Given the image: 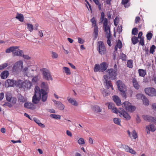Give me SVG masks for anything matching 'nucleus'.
I'll use <instances>...</instances> for the list:
<instances>
[{
  "instance_id": "obj_64",
  "label": "nucleus",
  "mask_w": 156,
  "mask_h": 156,
  "mask_svg": "<svg viewBox=\"0 0 156 156\" xmlns=\"http://www.w3.org/2000/svg\"><path fill=\"white\" fill-rule=\"evenodd\" d=\"M140 20V18L139 16H137L136 17L135 19V23H137L139 22Z\"/></svg>"
},
{
  "instance_id": "obj_4",
  "label": "nucleus",
  "mask_w": 156,
  "mask_h": 156,
  "mask_svg": "<svg viewBox=\"0 0 156 156\" xmlns=\"http://www.w3.org/2000/svg\"><path fill=\"white\" fill-rule=\"evenodd\" d=\"M41 71L42 72V74L44 78L47 80H52L53 78L51 75L49 71L45 68L41 69Z\"/></svg>"
},
{
  "instance_id": "obj_3",
  "label": "nucleus",
  "mask_w": 156,
  "mask_h": 156,
  "mask_svg": "<svg viewBox=\"0 0 156 156\" xmlns=\"http://www.w3.org/2000/svg\"><path fill=\"white\" fill-rule=\"evenodd\" d=\"M18 80L16 81L13 80L8 79L6 80L5 82V86L6 87H14L16 86L18 87L19 85Z\"/></svg>"
},
{
  "instance_id": "obj_15",
  "label": "nucleus",
  "mask_w": 156,
  "mask_h": 156,
  "mask_svg": "<svg viewBox=\"0 0 156 156\" xmlns=\"http://www.w3.org/2000/svg\"><path fill=\"white\" fill-rule=\"evenodd\" d=\"M53 101L55 103V104L57 105V106L60 110H64L65 108V106L61 102L56 101L55 100H53Z\"/></svg>"
},
{
  "instance_id": "obj_7",
  "label": "nucleus",
  "mask_w": 156,
  "mask_h": 156,
  "mask_svg": "<svg viewBox=\"0 0 156 156\" xmlns=\"http://www.w3.org/2000/svg\"><path fill=\"white\" fill-rule=\"evenodd\" d=\"M109 79L114 80L116 78L117 72L112 69H108L106 71Z\"/></svg>"
},
{
  "instance_id": "obj_41",
  "label": "nucleus",
  "mask_w": 156,
  "mask_h": 156,
  "mask_svg": "<svg viewBox=\"0 0 156 156\" xmlns=\"http://www.w3.org/2000/svg\"><path fill=\"white\" fill-rule=\"evenodd\" d=\"M120 58L123 61H126V56L123 53H121L120 56Z\"/></svg>"
},
{
  "instance_id": "obj_17",
  "label": "nucleus",
  "mask_w": 156,
  "mask_h": 156,
  "mask_svg": "<svg viewBox=\"0 0 156 156\" xmlns=\"http://www.w3.org/2000/svg\"><path fill=\"white\" fill-rule=\"evenodd\" d=\"M100 65L101 71L103 72L105 71L108 67V64L105 62H103L101 63Z\"/></svg>"
},
{
  "instance_id": "obj_56",
  "label": "nucleus",
  "mask_w": 156,
  "mask_h": 156,
  "mask_svg": "<svg viewBox=\"0 0 156 156\" xmlns=\"http://www.w3.org/2000/svg\"><path fill=\"white\" fill-rule=\"evenodd\" d=\"M28 71V68L27 67H25L24 68L23 70V72L24 74H25L27 76H28V73H27Z\"/></svg>"
},
{
  "instance_id": "obj_12",
  "label": "nucleus",
  "mask_w": 156,
  "mask_h": 156,
  "mask_svg": "<svg viewBox=\"0 0 156 156\" xmlns=\"http://www.w3.org/2000/svg\"><path fill=\"white\" fill-rule=\"evenodd\" d=\"M119 113L120 116L121 117V115L126 120H129L131 118L129 115L123 110L120 111Z\"/></svg>"
},
{
  "instance_id": "obj_9",
  "label": "nucleus",
  "mask_w": 156,
  "mask_h": 156,
  "mask_svg": "<svg viewBox=\"0 0 156 156\" xmlns=\"http://www.w3.org/2000/svg\"><path fill=\"white\" fill-rule=\"evenodd\" d=\"M23 67V62L22 61L20 60L16 62L12 68V71L15 72L18 69H22Z\"/></svg>"
},
{
  "instance_id": "obj_46",
  "label": "nucleus",
  "mask_w": 156,
  "mask_h": 156,
  "mask_svg": "<svg viewBox=\"0 0 156 156\" xmlns=\"http://www.w3.org/2000/svg\"><path fill=\"white\" fill-rule=\"evenodd\" d=\"M132 137L134 139H136L137 137V133L135 130H133L132 131Z\"/></svg>"
},
{
  "instance_id": "obj_49",
  "label": "nucleus",
  "mask_w": 156,
  "mask_h": 156,
  "mask_svg": "<svg viewBox=\"0 0 156 156\" xmlns=\"http://www.w3.org/2000/svg\"><path fill=\"white\" fill-rule=\"evenodd\" d=\"M78 143L80 144H83L85 143L84 140L83 138H80L78 141Z\"/></svg>"
},
{
  "instance_id": "obj_42",
  "label": "nucleus",
  "mask_w": 156,
  "mask_h": 156,
  "mask_svg": "<svg viewBox=\"0 0 156 156\" xmlns=\"http://www.w3.org/2000/svg\"><path fill=\"white\" fill-rule=\"evenodd\" d=\"M138 30L135 27L133 29L132 31V34L134 35H136L138 34Z\"/></svg>"
},
{
  "instance_id": "obj_38",
  "label": "nucleus",
  "mask_w": 156,
  "mask_h": 156,
  "mask_svg": "<svg viewBox=\"0 0 156 156\" xmlns=\"http://www.w3.org/2000/svg\"><path fill=\"white\" fill-rule=\"evenodd\" d=\"M128 1L129 0H122V4L124 5L126 8H128L129 6V5L127 4Z\"/></svg>"
},
{
  "instance_id": "obj_1",
  "label": "nucleus",
  "mask_w": 156,
  "mask_h": 156,
  "mask_svg": "<svg viewBox=\"0 0 156 156\" xmlns=\"http://www.w3.org/2000/svg\"><path fill=\"white\" fill-rule=\"evenodd\" d=\"M34 94L32 97V102L34 104H38L41 99L43 102L46 101L47 99L48 93L43 89L40 90L39 87L36 86L34 89Z\"/></svg>"
},
{
  "instance_id": "obj_16",
  "label": "nucleus",
  "mask_w": 156,
  "mask_h": 156,
  "mask_svg": "<svg viewBox=\"0 0 156 156\" xmlns=\"http://www.w3.org/2000/svg\"><path fill=\"white\" fill-rule=\"evenodd\" d=\"M146 130L147 131V134H149L150 130H151V131L154 132L156 130V128H155L154 126L153 125L150 124L149 126H146Z\"/></svg>"
},
{
  "instance_id": "obj_62",
  "label": "nucleus",
  "mask_w": 156,
  "mask_h": 156,
  "mask_svg": "<svg viewBox=\"0 0 156 156\" xmlns=\"http://www.w3.org/2000/svg\"><path fill=\"white\" fill-rule=\"evenodd\" d=\"M117 18V17H116L114 20V24L115 26H117L119 23L118 21Z\"/></svg>"
},
{
  "instance_id": "obj_28",
  "label": "nucleus",
  "mask_w": 156,
  "mask_h": 156,
  "mask_svg": "<svg viewBox=\"0 0 156 156\" xmlns=\"http://www.w3.org/2000/svg\"><path fill=\"white\" fill-rule=\"evenodd\" d=\"M132 43L135 44L139 42L138 38L137 37L133 36L131 37Z\"/></svg>"
},
{
  "instance_id": "obj_14",
  "label": "nucleus",
  "mask_w": 156,
  "mask_h": 156,
  "mask_svg": "<svg viewBox=\"0 0 156 156\" xmlns=\"http://www.w3.org/2000/svg\"><path fill=\"white\" fill-rule=\"evenodd\" d=\"M17 47H11L6 49L5 50V52L9 53L12 52V55L13 56V53L17 51Z\"/></svg>"
},
{
  "instance_id": "obj_51",
  "label": "nucleus",
  "mask_w": 156,
  "mask_h": 156,
  "mask_svg": "<svg viewBox=\"0 0 156 156\" xmlns=\"http://www.w3.org/2000/svg\"><path fill=\"white\" fill-rule=\"evenodd\" d=\"M156 48V47L154 45H152L150 48V52L151 53L153 54L154 51V49Z\"/></svg>"
},
{
  "instance_id": "obj_8",
  "label": "nucleus",
  "mask_w": 156,
  "mask_h": 156,
  "mask_svg": "<svg viewBox=\"0 0 156 156\" xmlns=\"http://www.w3.org/2000/svg\"><path fill=\"white\" fill-rule=\"evenodd\" d=\"M108 19L105 18L103 22V29L105 32L106 33V36L111 35L110 31V27L108 25Z\"/></svg>"
},
{
  "instance_id": "obj_20",
  "label": "nucleus",
  "mask_w": 156,
  "mask_h": 156,
  "mask_svg": "<svg viewBox=\"0 0 156 156\" xmlns=\"http://www.w3.org/2000/svg\"><path fill=\"white\" fill-rule=\"evenodd\" d=\"M98 26L94 27L93 36L94 37V40H95L98 37Z\"/></svg>"
},
{
  "instance_id": "obj_18",
  "label": "nucleus",
  "mask_w": 156,
  "mask_h": 156,
  "mask_svg": "<svg viewBox=\"0 0 156 156\" xmlns=\"http://www.w3.org/2000/svg\"><path fill=\"white\" fill-rule=\"evenodd\" d=\"M113 99L117 105H121L120 99L118 96L115 95L113 96Z\"/></svg>"
},
{
  "instance_id": "obj_63",
  "label": "nucleus",
  "mask_w": 156,
  "mask_h": 156,
  "mask_svg": "<svg viewBox=\"0 0 156 156\" xmlns=\"http://www.w3.org/2000/svg\"><path fill=\"white\" fill-rule=\"evenodd\" d=\"M3 105L4 106H7L9 107V108H11L12 107V105L9 102H7L5 103Z\"/></svg>"
},
{
  "instance_id": "obj_48",
  "label": "nucleus",
  "mask_w": 156,
  "mask_h": 156,
  "mask_svg": "<svg viewBox=\"0 0 156 156\" xmlns=\"http://www.w3.org/2000/svg\"><path fill=\"white\" fill-rule=\"evenodd\" d=\"M8 66V64L7 63H5L1 65H0V70L2 69L5 68L7 67Z\"/></svg>"
},
{
  "instance_id": "obj_45",
  "label": "nucleus",
  "mask_w": 156,
  "mask_h": 156,
  "mask_svg": "<svg viewBox=\"0 0 156 156\" xmlns=\"http://www.w3.org/2000/svg\"><path fill=\"white\" fill-rule=\"evenodd\" d=\"M106 37L108 39L107 43L109 46H111L112 45L110 40L111 35H109V36H106Z\"/></svg>"
},
{
  "instance_id": "obj_23",
  "label": "nucleus",
  "mask_w": 156,
  "mask_h": 156,
  "mask_svg": "<svg viewBox=\"0 0 156 156\" xmlns=\"http://www.w3.org/2000/svg\"><path fill=\"white\" fill-rule=\"evenodd\" d=\"M142 117L145 120L149 122H152L154 118V117L147 115H142Z\"/></svg>"
},
{
  "instance_id": "obj_44",
  "label": "nucleus",
  "mask_w": 156,
  "mask_h": 156,
  "mask_svg": "<svg viewBox=\"0 0 156 156\" xmlns=\"http://www.w3.org/2000/svg\"><path fill=\"white\" fill-rule=\"evenodd\" d=\"M152 36L153 34L151 32L148 33L146 35V37L147 38V39L149 41L151 40Z\"/></svg>"
},
{
  "instance_id": "obj_52",
  "label": "nucleus",
  "mask_w": 156,
  "mask_h": 156,
  "mask_svg": "<svg viewBox=\"0 0 156 156\" xmlns=\"http://www.w3.org/2000/svg\"><path fill=\"white\" fill-rule=\"evenodd\" d=\"M18 100L21 102H24L26 101V99L22 96H20L18 98Z\"/></svg>"
},
{
  "instance_id": "obj_57",
  "label": "nucleus",
  "mask_w": 156,
  "mask_h": 156,
  "mask_svg": "<svg viewBox=\"0 0 156 156\" xmlns=\"http://www.w3.org/2000/svg\"><path fill=\"white\" fill-rule=\"evenodd\" d=\"M139 44H140L141 45L143 46L144 45V38H140L139 42Z\"/></svg>"
},
{
  "instance_id": "obj_40",
  "label": "nucleus",
  "mask_w": 156,
  "mask_h": 156,
  "mask_svg": "<svg viewBox=\"0 0 156 156\" xmlns=\"http://www.w3.org/2000/svg\"><path fill=\"white\" fill-rule=\"evenodd\" d=\"M42 88H43V89L46 90L48 89V85L46 83L44 82H42L41 83Z\"/></svg>"
},
{
  "instance_id": "obj_54",
  "label": "nucleus",
  "mask_w": 156,
  "mask_h": 156,
  "mask_svg": "<svg viewBox=\"0 0 156 156\" xmlns=\"http://www.w3.org/2000/svg\"><path fill=\"white\" fill-rule=\"evenodd\" d=\"M6 100L9 102L11 101L12 98V97H11V96L9 94H6Z\"/></svg>"
},
{
  "instance_id": "obj_13",
  "label": "nucleus",
  "mask_w": 156,
  "mask_h": 156,
  "mask_svg": "<svg viewBox=\"0 0 156 156\" xmlns=\"http://www.w3.org/2000/svg\"><path fill=\"white\" fill-rule=\"evenodd\" d=\"M33 103H32L30 102H26L24 103V107L25 108L31 109H34L35 108V105Z\"/></svg>"
},
{
  "instance_id": "obj_31",
  "label": "nucleus",
  "mask_w": 156,
  "mask_h": 156,
  "mask_svg": "<svg viewBox=\"0 0 156 156\" xmlns=\"http://www.w3.org/2000/svg\"><path fill=\"white\" fill-rule=\"evenodd\" d=\"M94 71L95 72H101L100 65L99 64H96L95 65Z\"/></svg>"
},
{
  "instance_id": "obj_11",
  "label": "nucleus",
  "mask_w": 156,
  "mask_h": 156,
  "mask_svg": "<svg viewBox=\"0 0 156 156\" xmlns=\"http://www.w3.org/2000/svg\"><path fill=\"white\" fill-rule=\"evenodd\" d=\"M108 77H109L108 75H104L103 76L104 80V83L105 84L107 88L109 89L110 87H111L112 89L113 90V87L111 83V81L110 80H108Z\"/></svg>"
},
{
  "instance_id": "obj_59",
  "label": "nucleus",
  "mask_w": 156,
  "mask_h": 156,
  "mask_svg": "<svg viewBox=\"0 0 156 156\" xmlns=\"http://www.w3.org/2000/svg\"><path fill=\"white\" fill-rule=\"evenodd\" d=\"M78 42L80 44H82L84 42V40L82 39L80 37H78Z\"/></svg>"
},
{
  "instance_id": "obj_39",
  "label": "nucleus",
  "mask_w": 156,
  "mask_h": 156,
  "mask_svg": "<svg viewBox=\"0 0 156 156\" xmlns=\"http://www.w3.org/2000/svg\"><path fill=\"white\" fill-rule=\"evenodd\" d=\"M27 28L29 30L30 32H32L33 30V26L32 24L30 23H27Z\"/></svg>"
},
{
  "instance_id": "obj_53",
  "label": "nucleus",
  "mask_w": 156,
  "mask_h": 156,
  "mask_svg": "<svg viewBox=\"0 0 156 156\" xmlns=\"http://www.w3.org/2000/svg\"><path fill=\"white\" fill-rule=\"evenodd\" d=\"M16 98L14 97H12L11 101L9 102H11V103L13 104H15L16 103Z\"/></svg>"
},
{
  "instance_id": "obj_50",
  "label": "nucleus",
  "mask_w": 156,
  "mask_h": 156,
  "mask_svg": "<svg viewBox=\"0 0 156 156\" xmlns=\"http://www.w3.org/2000/svg\"><path fill=\"white\" fill-rule=\"evenodd\" d=\"M101 93L104 97L107 96L108 94V92L107 90L104 89L101 90Z\"/></svg>"
},
{
  "instance_id": "obj_43",
  "label": "nucleus",
  "mask_w": 156,
  "mask_h": 156,
  "mask_svg": "<svg viewBox=\"0 0 156 156\" xmlns=\"http://www.w3.org/2000/svg\"><path fill=\"white\" fill-rule=\"evenodd\" d=\"M90 21L92 23V25L94 27H95V26H97L96 25V22L94 18V17H93L91 20Z\"/></svg>"
},
{
  "instance_id": "obj_19",
  "label": "nucleus",
  "mask_w": 156,
  "mask_h": 156,
  "mask_svg": "<svg viewBox=\"0 0 156 156\" xmlns=\"http://www.w3.org/2000/svg\"><path fill=\"white\" fill-rule=\"evenodd\" d=\"M24 55L23 51L22 50H20L17 47V51L16 52L13 53V56H23Z\"/></svg>"
},
{
  "instance_id": "obj_27",
  "label": "nucleus",
  "mask_w": 156,
  "mask_h": 156,
  "mask_svg": "<svg viewBox=\"0 0 156 156\" xmlns=\"http://www.w3.org/2000/svg\"><path fill=\"white\" fill-rule=\"evenodd\" d=\"M126 109L128 112H133L135 110V106L132 105L131 104L129 106L126 107Z\"/></svg>"
},
{
  "instance_id": "obj_36",
  "label": "nucleus",
  "mask_w": 156,
  "mask_h": 156,
  "mask_svg": "<svg viewBox=\"0 0 156 156\" xmlns=\"http://www.w3.org/2000/svg\"><path fill=\"white\" fill-rule=\"evenodd\" d=\"M131 104L128 101H126L123 103L122 105V106L126 109V107H128L130 106V105Z\"/></svg>"
},
{
  "instance_id": "obj_24",
  "label": "nucleus",
  "mask_w": 156,
  "mask_h": 156,
  "mask_svg": "<svg viewBox=\"0 0 156 156\" xmlns=\"http://www.w3.org/2000/svg\"><path fill=\"white\" fill-rule=\"evenodd\" d=\"M16 18L20 22H23L24 20V16L21 13H17Z\"/></svg>"
},
{
  "instance_id": "obj_60",
  "label": "nucleus",
  "mask_w": 156,
  "mask_h": 156,
  "mask_svg": "<svg viewBox=\"0 0 156 156\" xmlns=\"http://www.w3.org/2000/svg\"><path fill=\"white\" fill-rule=\"evenodd\" d=\"M112 112L115 113H118V112L119 113L120 112H119V111L117 110V109L116 108H113L112 109Z\"/></svg>"
},
{
  "instance_id": "obj_34",
  "label": "nucleus",
  "mask_w": 156,
  "mask_h": 156,
  "mask_svg": "<svg viewBox=\"0 0 156 156\" xmlns=\"http://www.w3.org/2000/svg\"><path fill=\"white\" fill-rule=\"evenodd\" d=\"M133 62L132 60H128L127 61V66L129 68H132Z\"/></svg>"
},
{
  "instance_id": "obj_22",
  "label": "nucleus",
  "mask_w": 156,
  "mask_h": 156,
  "mask_svg": "<svg viewBox=\"0 0 156 156\" xmlns=\"http://www.w3.org/2000/svg\"><path fill=\"white\" fill-rule=\"evenodd\" d=\"M9 73L7 70H5L1 73V77L2 79H6L8 76Z\"/></svg>"
},
{
  "instance_id": "obj_55",
  "label": "nucleus",
  "mask_w": 156,
  "mask_h": 156,
  "mask_svg": "<svg viewBox=\"0 0 156 156\" xmlns=\"http://www.w3.org/2000/svg\"><path fill=\"white\" fill-rule=\"evenodd\" d=\"M94 2L96 5H98V8L99 9V10H101V4L100 3H99L98 0H97V1H95Z\"/></svg>"
},
{
  "instance_id": "obj_61",
  "label": "nucleus",
  "mask_w": 156,
  "mask_h": 156,
  "mask_svg": "<svg viewBox=\"0 0 156 156\" xmlns=\"http://www.w3.org/2000/svg\"><path fill=\"white\" fill-rule=\"evenodd\" d=\"M126 91H122L121 92V94L122 96L125 98H126V94L125 93Z\"/></svg>"
},
{
  "instance_id": "obj_21",
  "label": "nucleus",
  "mask_w": 156,
  "mask_h": 156,
  "mask_svg": "<svg viewBox=\"0 0 156 156\" xmlns=\"http://www.w3.org/2000/svg\"><path fill=\"white\" fill-rule=\"evenodd\" d=\"M67 100L68 102L72 105L74 106H77L78 105V103L73 98H68Z\"/></svg>"
},
{
  "instance_id": "obj_30",
  "label": "nucleus",
  "mask_w": 156,
  "mask_h": 156,
  "mask_svg": "<svg viewBox=\"0 0 156 156\" xmlns=\"http://www.w3.org/2000/svg\"><path fill=\"white\" fill-rule=\"evenodd\" d=\"M93 110L94 112L98 113L101 112L102 109L100 108L99 106L95 105L93 107Z\"/></svg>"
},
{
  "instance_id": "obj_2",
  "label": "nucleus",
  "mask_w": 156,
  "mask_h": 156,
  "mask_svg": "<svg viewBox=\"0 0 156 156\" xmlns=\"http://www.w3.org/2000/svg\"><path fill=\"white\" fill-rule=\"evenodd\" d=\"M19 87L20 88H23L24 89H30L31 86V83L27 80H26L24 82H22V81L21 80H18Z\"/></svg>"
},
{
  "instance_id": "obj_5",
  "label": "nucleus",
  "mask_w": 156,
  "mask_h": 156,
  "mask_svg": "<svg viewBox=\"0 0 156 156\" xmlns=\"http://www.w3.org/2000/svg\"><path fill=\"white\" fill-rule=\"evenodd\" d=\"M98 50L99 53L102 55L105 54L106 52V49L103 42L101 41H99L98 43Z\"/></svg>"
},
{
  "instance_id": "obj_58",
  "label": "nucleus",
  "mask_w": 156,
  "mask_h": 156,
  "mask_svg": "<svg viewBox=\"0 0 156 156\" xmlns=\"http://www.w3.org/2000/svg\"><path fill=\"white\" fill-rule=\"evenodd\" d=\"M58 57V55L55 52H52V57L53 58H56Z\"/></svg>"
},
{
  "instance_id": "obj_32",
  "label": "nucleus",
  "mask_w": 156,
  "mask_h": 156,
  "mask_svg": "<svg viewBox=\"0 0 156 156\" xmlns=\"http://www.w3.org/2000/svg\"><path fill=\"white\" fill-rule=\"evenodd\" d=\"M133 86L136 89L138 90L140 86L135 80H133Z\"/></svg>"
},
{
  "instance_id": "obj_35",
  "label": "nucleus",
  "mask_w": 156,
  "mask_h": 156,
  "mask_svg": "<svg viewBox=\"0 0 156 156\" xmlns=\"http://www.w3.org/2000/svg\"><path fill=\"white\" fill-rule=\"evenodd\" d=\"M51 117L56 119H60L61 118V116L59 115L52 114L50 115Z\"/></svg>"
},
{
  "instance_id": "obj_6",
  "label": "nucleus",
  "mask_w": 156,
  "mask_h": 156,
  "mask_svg": "<svg viewBox=\"0 0 156 156\" xmlns=\"http://www.w3.org/2000/svg\"><path fill=\"white\" fill-rule=\"evenodd\" d=\"M144 91L146 94L150 96H156V90L154 88L149 87L145 88Z\"/></svg>"
},
{
  "instance_id": "obj_26",
  "label": "nucleus",
  "mask_w": 156,
  "mask_h": 156,
  "mask_svg": "<svg viewBox=\"0 0 156 156\" xmlns=\"http://www.w3.org/2000/svg\"><path fill=\"white\" fill-rule=\"evenodd\" d=\"M122 46L121 41L120 40H119L116 44V45L114 49L115 51H116L117 50L118 48L121 49Z\"/></svg>"
},
{
  "instance_id": "obj_47",
  "label": "nucleus",
  "mask_w": 156,
  "mask_h": 156,
  "mask_svg": "<svg viewBox=\"0 0 156 156\" xmlns=\"http://www.w3.org/2000/svg\"><path fill=\"white\" fill-rule=\"evenodd\" d=\"M145 96L143 94H138L136 95V97L137 99H143L144 97Z\"/></svg>"
},
{
  "instance_id": "obj_29",
  "label": "nucleus",
  "mask_w": 156,
  "mask_h": 156,
  "mask_svg": "<svg viewBox=\"0 0 156 156\" xmlns=\"http://www.w3.org/2000/svg\"><path fill=\"white\" fill-rule=\"evenodd\" d=\"M63 72H64L66 75H69L71 74L69 68L67 67H63Z\"/></svg>"
},
{
  "instance_id": "obj_33",
  "label": "nucleus",
  "mask_w": 156,
  "mask_h": 156,
  "mask_svg": "<svg viewBox=\"0 0 156 156\" xmlns=\"http://www.w3.org/2000/svg\"><path fill=\"white\" fill-rule=\"evenodd\" d=\"M142 100L144 105L147 106L149 105V101L145 96L144 97V98L142 99Z\"/></svg>"
},
{
  "instance_id": "obj_37",
  "label": "nucleus",
  "mask_w": 156,
  "mask_h": 156,
  "mask_svg": "<svg viewBox=\"0 0 156 156\" xmlns=\"http://www.w3.org/2000/svg\"><path fill=\"white\" fill-rule=\"evenodd\" d=\"M113 121L115 124L121 126L120 120L118 118H114L113 119Z\"/></svg>"
},
{
  "instance_id": "obj_10",
  "label": "nucleus",
  "mask_w": 156,
  "mask_h": 156,
  "mask_svg": "<svg viewBox=\"0 0 156 156\" xmlns=\"http://www.w3.org/2000/svg\"><path fill=\"white\" fill-rule=\"evenodd\" d=\"M116 84L120 92L122 91H126V87L122 81H117L116 82Z\"/></svg>"
},
{
  "instance_id": "obj_25",
  "label": "nucleus",
  "mask_w": 156,
  "mask_h": 156,
  "mask_svg": "<svg viewBox=\"0 0 156 156\" xmlns=\"http://www.w3.org/2000/svg\"><path fill=\"white\" fill-rule=\"evenodd\" d=\"M138 72L140 76L144 77L146 74V70L139 69L138 70Z\"/></svg>"
}]
</instances>
